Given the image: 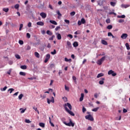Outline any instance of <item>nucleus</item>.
<instances>
[{
	"label": "nucleus",
	"mask_w": 130,
	"mask_h": 130,
	"mask_svg": "<svg viewBox=\"0 0 130 130\" xmlns=\"http://www.w3.org/2000/svg\"><path fill=\"white\" fill-rule=\"evenodd\" d=\"M63 123L65 124L66 125H67V126H72L74 127L75 126V123H73V121H72V120L70 119V122L67 123L66 121H63Z\"/></svg>",
	"instance_id": "f257e3e1"
},
{
	"label": "nucleus",
	"mask_w": 130,
	"mask_h": 130,
	"mask_svg": "<svg viewBox=\"0 0 130 130\" xmlns=\"http://www.w3.org/2000/svg\"><path fill=\"white\" fill-rule=\"evenodd\" d=\"M85 118L88 120H90V121H94V118L90 114L85 116Z\"/></svg>",
	"instance_id": "f03ea898"
},
{
	"label": "nucleus",
	"mask_w": 130,
	"mask_h": 130,
	"mask_svg": "<svg viewBox=\"0 0 130 130\" xmlns=\"http://www.w3.org/2000/svg\"><path fill=\"white\" fill-rule=\"evenodd\" d=\"M105 58H106V57L104 56L102 58L98 60L97 63L99 64V66H101L102 64L103 61L105 60Z\"/></svg>",
	"instance_id": "7ed1b4c3"
},
{
	"label": "nucleus",
	"mask_w": 130,
	"mask_h": 130,
	"mask_svg": "<svg viewBox=\"0 0 130 130\" xmlns=\"http://www.w3.org/2000/svg\"><path fill=\"white\" fill-rule=\"evenodd\" d=\"M64 109L66 111H67V112H68V113L70 114V115H72V116H75V114L74 113V112L68 109V107H64Z\"/></svg>",
	"instance_id": "20e7f679"
},
{
	"label": "nucleus",
	"mask_w": 130,
	"mask_h": 130,
	"mask_svg": "<svg viewBox=\"0 0 130 130\" xmlns=\"http://www.w3.org/2000/svg\"><path fill=\"white\" fill-rule=\"evenodd\" d=\"M108 75H112V76L113 77H115V76H116V73H114V71H113L112 70L109 71L108 72Z\"/></svg>",
	"instance_id": "39448f33"
},
{
	"label": "nucleus",
	"mask_w": 130,
	"mask_h": 130,
	"mask_svg": "<svg viewBox=\"0 0 130 130\" xmlns=\"http://www.w3.org/2000/svg\"><path fill=\"white\" fill-rule=\"evenodd\" d=\"M50 102H52V103H54V98H53V96H52L51 100H50L49 99H47V103L48 104H50Z\"/></svg>",
	"instance_id": "423d86ee"
},
{
	"label": "nucleus",
	"mask_w": 130,
	"mask_h": 130,
	"mask_svg": "<svg viewBox=\"0 0 130 130\" xmlns=\"http://www.w3.org/2000/svg\"><path fill=\"white\" fill-rule=\"evenodd\" d=\"M67 106H68V107L69 108L70 110H72V105H71V104H70L69 103H67L65 104L64 108L65 107H67Z\"/></svg>",
	"instance_id": "0eeeda50"
},
{
	"label": "nucleus",
	"mask_w": 130,
	"mask_h": 130,
	"mask_svg": "<svg viewBox=\"0 0 130 130\" xmlns=\"http://www.w3.org/2000/svg\"><path fill=\"white\" fill-rule=\"evenodd\" d=\"M40 15L42 17V18H43V19L46 18V17L47 16V14H46V13H45L44 12L41 13Z\"/></svg>",
	"instance_id": "6e6552de"
},
{
	"label": "nucleus",
	"mask_w": 130,
	"mask_h": 130,
	"mask_svg": "<svg viewBox=\"0 0 130 130\" xmlns=\"http://www.w3.org/2000/svg\"><path fill=\"white\" fill-rule=\"evenodd\" d=\"M127 36H128L127 34H122L121 36V38H122V39H126Z\"/></svg>",
	"instance_id": "1a4fd4ad"
},
{
	"label": "nucleus",
	"mask_w": 130,
	"mask_h": 130,
	"mask_svg": "<svg viewBox=\"0 0 130 130\" xmlns=\"http://www.w3.org/2000/svg\"><path fill=\"white\" fill-rule=\"evenodd\" d=\"M37 25H38V26H44V23L42 21H39L37 22Z\"/></svg>",
	"instance_id": "9d476101"
},
{
	"label": "nucleus",
	"mask_w": 130,
	"mask_h": 130,
	"mask_svg": "<svg viewBox=\"0 0 130 130\" xmlns=\"http://www.w3.org/2000/svg\"><path fill=\"white\" fill-rule=\"evenodd\" d=\"M101 79H102V80H100L99 83L100 85H103V84H104V81L105 80V78H103Z\"/></svg>",
	"instance_id": "9b49d317"
},
{
	"label": "nucleus",
	"mask_w": 130,
	"mask_h": 130,
	"mask_svg": "<svg viewBox=\"0 0 130 130\" xmlns=\"http://www.w3.org/2000/svg\"><path fill=\"white\" fill-rule=\"evenodd\" d=\"M102 43L104 45H108V43H107V42L104 40H102Z\"/></svg>",
	"instance_id": "f8f14e48"
},
{
	"label": "nucleus",
	"mask_w": 130,
	"mask_h": 130,
	"mask_svg": "<svg viewBox=\"0 0 130 130\" xmlns=\"http://www.w3.org/2000/svg\"><path fill=\"white\" fill-rule=\"evenodd\" d=\"M35 55L36 57H37V58H39V57H40V54H39V53L37 52H35Z\"/></svg>",
	"instance_id": "ddd939ff"
},
{
	"label": "nucleus",
	"mask_w": 130,
	"mask_h": 130,
	"mask_svg": "<svg viewBox=\"0 0 130 130\" xmlns=\"http://www.w3.org/2000/svg\"><path fill=\"white\" fill-rule=\"evenodd\" d=\"M50 23H51L53 25H57V22L55 20H50Z\"/></svg>",
	"instance_id": "4468645a"
},
{
	"label": "nucleus",
	"mask_w": 130,
	"mask_h": 130,
	"mask_svg": "<svg viewBox=\"0 0 130 130\" xmlns=\"http://www.w3.org/2000/svg\"><path fill=\"white\" fill-rule=\"evenodd\" d=\"M117 18L124 19V18H125V15H118V16H117Z\"/></svg>",
	"instance_id": "2eb2a0df"
},
{
	"label": "nucleus",
	"mask_w": 130,
	"mask_h": 130,
	"mask_svg": "<svg viewBox=\"0 0 130 130\" xmlns=\"http://www.w3.org/2000/svg\"><path fill=\"white\" fill-rule=\"evenodd\" d=\"M103 76H104V74L103 73H100L97 75L96 78H101V77H103Z\"/></svg>",
	"instance_id": "dca6fc26"
},
{
	"label": "nucleus",
	"mask_w": 130,
	"mask_h": 130,
	"mask_svg": "<svg viewBox=\"0 0 130 130\" xmlns=\"http://www.w3.org/2000/svg\"><path fill=\"white\" fill-rule=\"evenodd\" d=\"M73 46L74 47H78V46H79V44L77 42H74L73 43Z\"/></svg>",
	"instance_id": "f3484780"
},
{
	"label": "nucleus",
	"mask_w": 130,
	"mask_h": 130,
	"mask_svg": "<svg viewBox=\"0 0 130 130\" xmlns=\"http://www.w3.org/2000/svg\"><path fill=\"white\" fill-rule=\"evenodd\" d=\"M49 123L51 124V126L54 127V124L51 122V119L50 118V117H49Z\"/></svg>",
	"instance_id": "a211bd4d"
},
{
	"label": "nucleus",
	"mask_w": 130,
	"mask_h": 130,
	"mask_svg": "<svg viewBox=\"0 0 130 130\" xmlns=\"http://www.w3.org/2000/svg\"><path fill=\"white\" fill-rule=\"evenodd\" d=\"M56 14H57V15H58V19H59V17H61V14L59 10H57L56 11Z\"/></svg>",
	"instance_id": "6ab92c4d"
},
{
	"label": "nucleus",
	"mask_w": 130,
	"mask_h": 130,
	"mask_svg": "<svg viewBox=\"0 0 130 130\" xmlns=\"http://www.w3.org/2000/svg\"><path fill=\"white\" fill-rule=\"evenodd\" d=\"M39 125L41 127H45V124L44 123L41 122L39 123Z\"/></svg>",
	"instance_id": "aec40b11"
},
{
	"label": "nucleus",
	"mask_w": 130,
	"mask_h": 130,
	"mask_svg": "<svg viewBox=\"0 0 130 130\" xmlns=\"http://www.w3.org/2000/svg\"><path fill=\"white\" fill-rule=\"evenodd\" d=\"M57 38L58 40H60V39H61V35H60V34H57Z\"/></svg>",
	"instance_id": "412c9836"
},
{
	"label": "nucleus",
	"mask_w": 130,
	"mask_h": 130,
	"mask_svg": "<svg viewBox=\"0 0 130 130\" xmlns=\"http://www.w3.org/2000/svg\"><path fill=\"white\" fill-rule=\"evenodd\" d=\"M72 79L73 81H74L75 84H77V77L75 76H73Z\"/></svg>",
	"instance_id": "4be33fe9"
},
{
	"label": "nucleus",
	"mask_w": 130,
	"mask_h": 130,
	"mask_svg": "<svg viewBox=\"0 0 130 130\" xmlns=\"http://www.w3.org/2000/svg\"><path fill=\"white\" fill-rule=\"evenodd\" d=\"M125 46H126V47L127 50H129L130 47H129V45L128 44V43H126L125 44Z\"/></svg>",
	"instance_id": "5701e85b"
},
{
	"label": "nucleus",
	"mask_w": 130,
	"mask_h": 130,
	"mask_svg": "<svg viewBox=\"0 0 130 130\" xmlns=\"http://www.w3.org/2000/svg\"><path fill=\"white\" fill-rule=\"evenodd\" d=\"M20 68L22 69V70H26V69H27V66L23 65L20 67Z\"/></svg>",
	"instance_id": "b1692460"
},
{
	"label": "nucleus",
	"mask_w": 130,
	"mask_h": 130,
	"mask_svg": "<svg viewBox=\"0 0 130 130\" xmlns=\"http://www.w3.org/2000/svg\"><path fill=\"white\" fill-rule=\"evenodd\" d=\"M23 97H24V94L21 93L18 96V99H19V100H21V99H22Z\"/></svg>",
	"instance_id": "393cba45"
},
{
	"label": "nucleus",
	"mask_w": 130,
	"mask_h": 130,
	"mask_svg": "<svg viewBox=\"0 0 130 130\" xmlns=\"http://www.w3.org/2000/svg\"><path fill=\"white\" fill-rule=\"evenodd\" d=\"M19 75H20V76H26V73L23 72H20L19 73Z\"/></svg>",
	"instance_id": "a878e982"
},
{
	"label": "nucleus",
	"mask_w": 130,
	"mask_h": 130,
	"mask_svg": "<svg viewBox=\"0 0 130 130\" xmlns=\"http://www.w3.org/2000/svg\"><path fill=\"white\" fill-rule=\"evenodd\" d=\"M8 92H10V94H12V93L13 92V91H15V89H14L13 88H10L9 89H8Z\"/></svg>",
	"instance_id": "bb28decb"
},
{
	"label": "nucleus",
	"mask_w": 130,
	"mask_h": 130,
	"mask_svg": "<svg viewBox=\"0 0 130 130\" xmlns=\"http://www.w3.org/2000/svg\"><path fill=\"white\" fill-rule=\"evenodd\" d=\"M64 88L66 91H68V92H69L70 91V88L68 86H67L66 85H64Z\"/></svg>",
	"instance_id": "cd10ccee"
},
{
	"label": "nucleus",
	"mask_w": 130,
	"mask_h": 130,
	"mask_svg": "<svg viewBox=\"0 0 130 130\" xmlns=\"http://www.w3.org/2000/svg\"><path fill=\"white\" fill-rule=\"evenodd\" d=\"M3 11L6 13H8L9 12V8H3Z\"/></svg>",
	"instance_id": "c85d7f7f"
},
{
	"label": "nucleus",
	"mask_w": 130,
	"mask_h": 130,
	"mask_svg": "<svg viewBox=\"0 0 130 130\" xmlns=\"http://www.w3.org/2000/svg\"><path fill=\"white\" fill-rule=\"evenodd\" d=\"M81 22L82 24H85V23H86V20H85V18H82L81 20Z\"/></svg>",
	"instance_id": "c756f323"
},
{
	"label": "nucleus",
	"mask_w": 130,
	"mask_h": 130,
	"mask_svg": "<svg viewBox=\"0 0 130 130\" xmlns=\"http://www.w3.org/2000/svg\"><path fill=\"white\" fill-rule=\"evenodd\" d=\"M50 58V54H47L46 56V59L49 60Z\"/></svg>",
	"instance_id": "7c9ffc66"
},
{
	"label": "nucleus",
	"mask_w": 130,
	"mask_h": 130,
	"mask_svg": "<svg viewBox=\"0 0 130 130\" xmlns=\"http://www.w3.org/2000/svg\"><path fill=\"white\" fill-rule=\"evenodd\" d=\"M47 34H48V35H52V32L50 31V30H47Z\"/></svg>",
	"instance_id": "2f4dec72"
},
{
	"label": "nucleus",
	"mask_w": 130,
	"mask_h": 130,
	"mask_svg": "<svg viewBox=\"0 0 130 130\" xmlns=\"http://www.w3.org/2000/svg\"><path fill=\"white\" fill-rule=\"evenodd\" d=\"M87 111V109L85 108V107H82V112L83 113H85V112Z\"/></svg>",
	"instance_id": "473e14b6"
},
{
	"label": "nucleus",
	"mask_w": 130,
	"mask_h": 130,
	"mask_svg": "<svg viewBox=\"0 0 130 130\" xmlns=\"http://www.w3.org/2000/svg\"><path fill=\"white\" fill-rule=\"evenodd\" d=\"M107 29H108L109 30H110V29H112L113 26H112V25H108V26H107Z\"/></svg>",
	"instance_id": "72a5a7b5"
},
{
	"label": "nucleus",
	"mask_w": 130,
	"mask_h": 130,
	"mask_svg": "<svg viewBox=\"0 0 130 130\" xmlns=\"http://www.w3.org/2000/svg\"><path fill=\"white\" fill-rule=\"evenodd\" d=\"M15 57L17 58V59H20L21 56L19 55V54H15Z\"/></svg>",
	"instance_id": "f704fd0d"
},
{
	"label": "nucleus",
	"mask_w": 130,
	"mask_h": 130,
	"mask_svg": "<svg viewBox=\"0 0 130 130\" xmlns=\"http://www.w3.org/2000/svg\"><path fill=\"white\" fill-rule=\"evenodd\" d=\"M98 109H99V108H95L92 110V111H93L94 112H96L98 111Z\"/></svg>",
	"instance_id": "c9c22d12"
},
{
	"label": "nucleus",
	"mask_w": 130,
	"mask_h": 130,
	"mask_svg": "<svg viewBox=\"0 0 130 130\" xmlns=\"http://www.w3.org/2000/svg\"><path fill=\"white\" fill-rule=\"evenodd\" d=\"M51 53L53 54V55H54V54H56V50L55 49H54V51L53 52H51Z\"/></svg>",
	"instance_id": "e433bc0d"
},
{
	"label": "nucleus",
	"mask_w": 130,
	"mask_h": 130,
	"mask_svg": "<svg viewBox=\"0 0 130 130\" xmlns=\"http://www.w3.org/2000/svg\"><path fill=\"white\" fill-rule=\"evenodd\" d=\"M67 44L69 47H70V46H72V44L70 42V41H68L67 42Z\"/></svg>",
	"instance_id": "4c0bfd02"
},
{
	"label": "nucleus",
	"mask_w": 130,
	"mask_h": 130,
	"mask_svg": "<svg viewBox=\"0 0 130 130\" xmlns=\"http://www.w3.org/2000/svg\"><path fill=\"white\" fill-rule=\"evenodd\" d=\"M62 99L64 102H68V98L67 97L62 98Z\"/></svg>",
	"instance_id": "58836bf2"
},
{
	"label": "nucleus",
	"mask_w": 130,
	"mask_h": 130,
	"mask_svg": "<svg viewBox=\"0 0 130 130\" xmlns=\"http://www.w3.org/2000/svg\"><path fill=\"white\" fill-rule=\"evenodd\" d=\"M7 89H8V87L5 86L3 88H1V91H6V90H7Z\"/></svg>",
	"instance_id": "ea45409f"
},
{
	"label": "nucleus",
	"mask_w": 130,
	"mask_h": 130,
	"mask_svg": "<svg viewBox=\"0 0 130 130\" xmlns=\"http://www.w3.org/2000/svg\"><path fill=\"white\" fill-rule=\"evenodd\" d=\"M110 5H111V6H112V7H115V3L110 2Z\"/></svg>",
	"instance_id": "a19ab883"
},
{
	"label": "nucleus",
	"mask_w": 130,
	"mask_h": 130,
	"mask_svg": "<svg viewBox=\"0 0 130 130\" xmlns=\"http://www.w3.org/2000/svg\"><path fill=\"white\" fill-rule=\"evenodd\" d=\"M19 43L21 45H23V44H24V42L23 41H22V40H19Z\"/></svg>",
	"instance_id": "79ce46f5"
},
{
	"label": "nucleus",
	"mask_w": 130,
	"mask_h": 130,
	"mask_svg": "<svg viewBox=\"0 0 130 130\" xmlns=\"http://www.w3.org/2000/svg\"><path fill=\"white\" fill-rule=\"evenodd\" d=\"M71 16H75V15H76V12H75V11L72 12L70 13Z\"/></svg>",
	"instance_id": "37998d69"
},
{
	"label": "nucleus",
	"mask_w": 130,
	"mask_h": 130,
	"mask_svg": "<svg viewBox=\"0 0 130 130\" xmlns=\"http://www.w3.org/2000/svg\"><path fill=\"white\" fill-rule=\"evenodd\" d=\"M60 29V26H57L55 28V31H58Z\"/></svg>",
	"instance_id": "c03bdc74"
},
{
	"label": "nucleus",
	"mask_w": 130,
	"mask_h": 130,
	"mask_svg": "<svg viewBox=\"0 0 130 130\" xmlns=\"http://www.w3.org/2000/svg\"><path fill=\"white\" fill-rule=\"evenodd\" d=\"M55 36L53 35L49 39V40H53V38H55Z\"/></svg>",
	"instance_id": "a18cd8bd"
},
{
	"label": "nucleus",
	"mask_w": 130,
	"mask_h": 130,
	"mask_svg": "<svg viewBox=\"0 0 130 130\" xmlns=\"http://www.w3.org/2000/svg\"><path fill=\"white\" fill-rule=\"evenodd\" d=\"M27 26H28V27H29V28H30V27H31V26H32V23H31V22H28V24H27Z\"/></svg>",
	"instance_id": "49530a36"
},
{
	"label": "nucleus",
	"mask_w": 130,
	"mask_h": 130,
	"mask_svg": "<svg viewBox=\"0 0 130 130\" xmlns=\"http://www.w3.org/2000/svg\"><path fill=\"white\" fill-rule=\"evenodd\" d=\"M26 37H27V38H30L31 35H30V34L27 33L26 34Z\"/></svg>",
	"instance_id": "de8ad7c7"
},
{
	"label": "nucleus",
	"mask_w": 130,
	"mask_h": 130,
	"mask_svg": "<svg viewBox=\"0 0 130 130\" xmlns=\"http://www.w3.org/2000/svg\"><path fill=\"white\" fill-rule=\"evenodd\" d=\"M22 28H23V24H20L19 27V31H21V30H22Z\"/></svg>",
	"instance_id": "09e8293b"
},
{
	"label": "nucleus",
	"mask_w": 130,
	"mask_h": 130,
	"mask_svg": "<svg viewBox=\"0 0 130 130\" xmlns=\"http://www.w3.org/2000/svg\"><path fill=\"white\" fill-rule=\"evenodd\" d=\"M106 22L107 24H109L110 23V20L109 19H106Z\"/></svg>",
	"instance_id": "8fccbe9b"
},
{
	"label": "nucleus",
	"mask_w": 130,
	"mask_h": 130,
	"mask_svg": "<svg viewBox=\"0 0 130 130\" xmlns=\"http://www.w3.org/2000/svg\"><path fill=\"white\" fill-rule=\"evenodd\" d=\"M25 122L26 123H30V122H31V121H30V120L29 119H25Z\"/></svg>",
	"instance_id": "3c124183"
},
{
	"label": "nucleus",
	"mask_w": 130,
	"mask_h": 130,
	"mask_svg": "<svg viewBox=\"0 0 130 130\" xmlns=\"http://www.w3.org/2000/svg\"><path fill=\"white\" fill-rule=\"evenodd\" d=\"M68 37H69L70 38H71V39H73V35L69 34L68 35Z\"/></svg>",
	"instance_id": "603ef678"
},
{
	"label": "nucleus",
	"mask_w": 130,
	"mask_h": 130,
	"mask_svg": "<svg viewBox=\"0 0 130 130\" xmlns=\"http://www.w3.org/2000/svg\"><path fill=\"white\" fill-rule=\"evenodd\" d=\"M65 23H67V24H70V20L65 19L64 20Z\"/></svg>",
	"instance_id": "864d4df0"
},
{
	"label": "nucleus",
	"mask_w": 130,
	"mask_h": 130,
	"mask_svg": "<svg viewBox=\"0 0 130 130\" xmlns=\"http://www.w3.org/2000/svg\"><path fill=\"white\" fill-rule=\"evenodd\" d=\"M19 4H16V5H15V9H19Z\"/></svg>",
	"instance_id": "5fc2aeb1"
},
{
	"label": "nucleus",
	"mask_w": 130,
	"mask_h": 130,
	"mask_svg": "<svg viewBox=\"0 0 130 130\" xmlns=\"http://www.w3.org/2000/svg\"><path fill=\"white\" fill-rule=\"evenodd\" d=\"M119 23H123V22H124V20L123 19H120L118 20Z\"/></svg>",
	"instance_id": "6e6d98bb"
},
{
	"label": "nucleus",
	"mask_w": 130,
	"mask_h": 130,
	"mask_svg": "<svg viewBox=\"0 0 130 130\" xmlns=\"http://www.w3.org/2000/svg\"><path fill=\"white\" fill-rule=\"evenodd\" d=\"M30 49H31V47L28 45L26 48V50H30Z\"/></svg>",
	"instance_id": "4d7b16f0"
},
{
	"label": "nucleus",
	"mask_w": 130,
	"mask_h": 130,
	"mask_svg": "<svg viewBox=\"0 0 130 130\" xmlns=\"http://www.w3.org/2000/svg\"><path fill=\"white\" fill-rule=\"evenodd\" d=\"M74 34H75V35H78V34H81V33H80V32L77 31H75V32H74Z\"/></svg>",
	"instance_id": "13d9d810"
},
{
	"label": "nucleus",
	"mask_w": 130,
	"mask_h": 130,
	"mask_svg": "<svg viewBox=\"0 0 130 130\" xmlns=\"http://www.w3.org/2000/svg\"><path fill=\"white\" fill-rule=\"evenodd\" d=\"M123 113H126V112H127V110H126L125 109H123Z\"/></svg>",
	"instance_id": "bf43d9fd"
},
{
	"label": "nucleus",
	"mask_w": 130,
	"mask_h": 130,
	"mask_svg": "<svg viewBox=\"0 0 130 130\" xmlns=\"http://www.w3.org/2000/svg\"><path fill=\"white\" fill-rule=\"evenodd\" d=\"M78 25H79V26L82 25V22H81V21L79 20V21H78Z\"/></svg>",
	"instance_id": "052dcab7"
},
{
	"label": "nucleus",
	"mask_w": 130,
	"mask_h": 130,
	"mask_svg": "<svg viewBox=\"0 0 130 130\" xmlns=\"http://www.w3.org/2000/svg\"><path fill=\"white\" fill-rule=\"evenodd\" d=\"M94 98H96V99L98 98V94L94 93Z\"/></svg>",
	"instance_id": "680f3d73"
},
{
	"label": "nucleus",
	"mask_w": 130,
	"mask_h": 130,
	"mask_svg": "<svg viewBox=\"0 0 130 130\" xmlns=\"http://www.w3.org/2000/svg\"><path fill=\"white\" fill-rule=\"evenodd\" d=\"M52 84H53V80H51L50 83V86H52Z\"/></svg>",
	"instance_id": "e2e57ef3"
},
{
	"label": "nucleus",
	"mask_w": 130,
	"mask_h": 130,
	"mask_svg": "<svg viewBox=\"0 0 130 130\" xmlns=\"http://www.w3.org/2000/svg\"><path fill=\"white\" fill-rule=\"evenodd\" d=\"M26 111V109H24V110H22L20 112L21 113H24V112H25V111Z\"/></svg>",
	"instance_id": "0e129e2a"
},
{
	"label": "nucleus",
	"mask_w": 130,
	"mask_h": 130,
	"mask_svg": "<svg viewBox=\"0 0 130 130\" xmlns=\"http://www.w3.org/2000/svg\"><path fill=\"white\" fill-rule=\"evenodd\" d=\"M47 47L48 48H50L51 47V45H50V43L48 44Z\"/></svg>",
	"instance_id": "69168bd1"
},
{
	"label": "nucleus",
	"mask_w": 130,
	"mask_h": 130,
	"mask_svg": "<svg viewBox=\"0 0 130 130\" xmlns=\"http://www.w3.org/2000/svg\"><path fill=\"white\" fill-rule=\"evenodd\" d=\"M108 36H112V33L108 32Z\"/></svg>",
	"instance_id": "338daca9"
},
{
	"label": "nucleus",
	"mask_w": 130,
	"mask_h": 130,
	"mask_svg": "<svg viewBox=\"0 0 130 130\" xmlns=\"http://www.w3.org/2000/svg\"><path fill=\"white\" fill-rule=\"evenodd\" d=\"M87 130H92V127L91 126H88Z\"/></svg>",
	"instance_id": "774afa93"
}]
</instances>
